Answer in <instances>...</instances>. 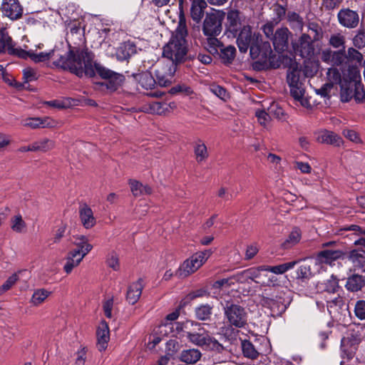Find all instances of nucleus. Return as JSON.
Listing matches in <instances>:
<instances>
[{
  "mask_svg": "<svg viewBox=\"0 0 365 365\" xmlns=\"http://www.w3.org/2000/svg\"><path fill=\"white\" fill-rule=\"evenodd\" d=\"M70 31L67 33L66 40L69 51L65 55L58 54L59 58L55 61L56 66L64 70H68L78 77H94L93 68L94 54L86 47L84 31L80 23L76 21L68 26Z\"/></svg>",
  "mask_w": 365,
  "mask_h": 365,
  "instance_id": "nucleus-1",
  "label": "nucleus"
},
{
  "mask_svg": "<svg viewBox=\"0 0 365 365\" xmlns=\"http://www.w3.org/2000/svg\"><path fill=\"white\" fill-rule=\"evenodd\" d=\"M236 43L240 53H245L250 49V57L257 59L253 63L255 70L261 71L268 67V60L272 55L270 43L263 41L259 33L253 32L250 25L240 27Z\"/></svg>",
  "mask_w": 365,
  "mask_h": 365,
  "instance_id": "nucleus-2",
  "label": "nucleus"
},
{
  "mask_svg": "<svg viewBox=\"0 0 365 365\" xmlns=\"http://www.w3.org/2000/svg\"><path fill=\"white\" fill-rule=\"evenodd\" d=\"M187 29L183 14L179 16L178 26L169 42L163 47V55L170 60V64L175 65L185 60L187 53L186 37Z\"/></svg>",
  "mask_w": 365,
  "mask_h": 365,
  "instance_id": "nucleus-3",
  "label": "nucleus"
},
{
  "mask_svg": "<svg viewBox=\"0 0 365 365\" xmlns=\"http://www.w3.org/2000/svg\"><path fill=\"white\" fill-rule=\"evenodd\" d=\"M350 81L341 86V100L349 102L354 98L357 103L365 102V90L361 81L360 72L356 68L349 69Z\"/></svg>",
  "mask_w": 365,
  "mask_h": 365,
  "instance_id": "nucleus-4",
  "label": "nucleus"
},
{
  "mask_svg": "<svg viewBox=\"0 0 365 365\" xmlns=\"http://www.w3.org/2000/svg\"><path fill=\"white\" fill-rule=\"evenodd\" d=\"M93 68L95 74L98 75L103 79V82L98 84L102 90H106L108 93H113L118 91L125 81V76L119 73L115 72L100 63L93 61Z\"/></svg>",
  "mask_w": 365,
  "mask_h": 365,
  "instance_id": "nucleus-5",
  "label": "nucleus"
},
{
  "mask_svg": "<svg viewBox=\"0 0 365 365\" xmlns=\"http://www.w3.org/2000/svg\"><path fill=\"white\" fill-rule=\"evenodd\" d=\"M300 71L297 68L289 69L287 74V81L290 88L291 96L304 108L310 107L309 101L304 98L305 88L299 81Z\"/></svg>",
  "mask_w": 365,
  "mask_h": 365,
  "instance_id": "nucleus-6",
  "label": "nucleus"
},
{
  "mask_svg": "<svg viewBox=\"0 0 365 365\" xmlns=\"http://www.w3.org/2000/svg\"><path fill=\"white\" fill-rule=\"evenodd\" d=\"M224 314L230 326L244 328L247 324V313L239 304L227 302L224 307Z\"/></svg>",
  "mask_w": 365,
  "mask_h": 365,
  "instance_id": "nucleus-7",
  "label": "nucleus"
},
{
  "mask_svg": "<svg viewBox=\"0 0 365 365\" xmlns=\"http://www.w3.org/2000/svg\"><path fill=\"white\" fill-rule=\"evenodd\" d=\"M311 35L302 34L296 42L292 43V48L296 55L302 58H312L315 54V47Z\"/></svg>",
  "mask_w": 365,
  "mask_h": 365,
  "instance_id": "nucleus-8",
  "label": "nucleus"
},
{
  "mask_svg": "<svg viewBox=\"0 0 365 365\" xmlns=\"http://www.w3.org/2000/svg\"><path fill=\"white\" fill-rule=\"evenodd\" d=\"M222 31V21L216 14H207L204 19L202 32L206 36H218Z\"/></svg>",
  "mask_w": 365,
  "mask_h": 365,
  "instance_id": "nucleus-9",
  "label": "nucleus"
},
{
  "mask_svg": "<svg viewBox=\"0 0 365 365\" xmlns=\"http://www.w3.org/2000/svg\"><path fill=\"white\" fill-rule=\"evenodd\" d=\"M176 71L175 65H163L155 69L156 84L161 87L168 86L171 82L173 75Z\"/></svg>",
  "mask_w": 365,
  "mask_h": 365,
  "instance_id": "nucleus-10",
  "label": "nucleus"
},
{
  "mask_svg": "<svg viewBox=\"0 0 365 365\" xmlns=\"http://www.w3.org/2000/svg\"><path fill=\"white\" fill-rule=\"evenodd\" d=\"M327 307L331 317L337 320H341L343 312L349 309V305L346 304L344 297L340 294L327 300Z\"/></svg>",
  "mask_w": 365,
  "mask_h": 365,
  "instance_id": "nucleus-11",
  "label": "nucleus"
},
{
  "mask_svg": "<svg viewBox=\"0 0 365 365\" xmlns=\"http://www.w3.org/2000/svg\"><path fill=\"white\" fill-rule=\"evenodd\" d=\"M345 255L346 252L341 250L326 249L317 254L315 261L317 264L332 265L335 261L344 259Z\"/></svg>",
  "mask_w": 365,
  "mask_h": 365,
  "instance_id": "nucleus-12",
  "label": "nucleus"
},
{
  "mask_svg": "<svg viewBox=\"0 0 365 365\" xmlns=\"http://www.w3.org/2000/svg\"><path fill=\"white\" fill-rule=\"evenodd\" d=\"M262 304L270 309L272 315L279 317L286 311L289 303H287L282 297H276L275 298L263 297Z\"/></svg>",
  "mask_w": 365,
  "mask_h": 365,
  "instance_id": "nucleus-13",
  "label": "nucleus"
},
{
  "mask_svg": "<svg viewBox=\"0 0 365 365\" xmlns=\"http://www.w3.org/2000/svg\"><path fill=\"white\" fill-rule=\"evenodd\" d=\"M291 32L287 27L277 29L271 39L276 51L281 53L288 47V39Z\"/></svg>",
  "mask_w": 365,
  "mask_h": 365,
  "instance_id": "nucleus-14",
  "label": "nucleus"
},
{
  "mask_svg": "<svg viewBox=\"0 0 365 365\" xmlns=\"http://www.w3.org/2000/svg\"><path fill=\"white\" fill-rule=\"evenodd\" d=\"M337 17L341 26L349 29L356 28L359 22L357 12L349 9H341Z\"/></svg>",
  "mask_w": 365,
  "mask_h": 365,
  "instance_id": "nucleus-15",
  "label": "nucleus"
},
{
  "mask_svg": "<svg viewBox=\"0 0 365 365\" xmlns=\"http://www.w3.org/2000/svg\"><path fill=\"white\" fill-rule=\"evenodd\" d=\"M1 10L6 16L13 20L22 15V8L18 0H3Z\"/></svg>",
  "mask_w": 365,
  "mask_h": 365,
  "instance_id": "nucleus-16",
  "label": "nucleus"
},
{
  "mask_svg": "<svg viewBox=\"0 0 365 365\" xmlns=\"http://www.w3.org/2000/svg\"><path fill=\"white\" fill-rule=\"evenodd\" d=\"M137 53V46L133 41H127L120 44L116 50V58L118 61L128 60L133 55Z\"/></svg>",
  "mask_w": 365,
  "mask_h": 365,
  "instance_id": "nucleus-17",
  "label": "nucleus"
},
{
  "mask_svg": "<svg viewBox=\"0 0 365 365\" xmlns=\"http://www.w3.org/2000/svg\"><path fill=\"white\" fill-rule=\"evenodd\" d=\"M346 257L352 264L354 270L365 272V250H352L348 252Z\"/></svg>",
  "mask_w": 365,
  "mask_h": 365,
  "instance_id": "nucleus-18",
  "label": "nucleus"
},
{
  "mask_svg": "<svg viewBox=\"0 0 365 365\" xmlns=\"http://www.w3.org/2000/svg\"><path fill=\"white\" fill-rule=\"evenodd\" d=\"M317 140L320 143L333 145L338 147L343 143V140L339 135L327 130L319 131L317 133Z\"/></svg>",
  "mask_w": 365,
  "mask_h": 365,
  "instance_id": "nucleus-19",
  "label": "nucleus"
},
{
  "mask_svg": "<svg viewBox=\"0 0 365 365\" xmlns=\"http://www.w3.org/2000/svg\"><path fill=\"white\" fill-rule=\"evenodd\" d=\"M97 348L100 351H105L110 339L109 328L106 322H103L97 331Z\"/></svg>",
  "mask_w": 365,
  "mask_h": 365,
  "instance_id": "nucleus-20",
  "label": "nucleus"
},
{
  "mask_svg": "<svg viewBox=\"0 0 365 365\" xmlns=\"http://www.w3.org/2000/svg\"><path fill=\"white\" fill-rule=\"evenodd\" d=\"M344 287L349 292H359L365 287V277L359 274H352L346 278Z\"/></svg>",
  "mask_w": 365,
  "mask_h": 365,
  "instance_id": "nucleus-21",
  "label": "nucleus"
},
{
  "mask_svg": "<svg viewBox=\"0 0 365 365\" xmlns=\"http://www.w3.org/2000/svg\"><path fill=\"white\" fill-rule=\"evenodd\" d=\"M79 215L82 225L86 229L93 227L96 225V218L91 208L86 204L79 207Z\"/></svg>",
  "mask_w": 365,
  "mask_h": 365,
  "instance_id": "nucleus-22",
  "label": "nucleus"
},
{
  "mask_svg": "<svg viewBox=\"0 0 365 365\" xmlns=\"http://www.w3.org/2000/svg\"><path fill=\"white\" fill-rule=\"evenodd\" d=\"M191 1L190 15L192 20L200 22L204 16L207 4L205 0H190Z\"/></svg>",
  "mask_w": 365,
  "mask_h": 365,
  "instance_id": "nucleus-23",
  "label": "nucleus"
},
{
  "mask_svg": "<svg viewBox=\"0 0 365 365\" xmlns=\"http://www.w3.org/2000/svg\"><path fill=\"white\" fill-rule=\"evenodd\" d=\"M199 332H187V339L197 346H206L207 344L210 341L211 336L204 329H202V331H201V329H199Z\"/></svg>",
  "mask_w": 365,
  "mask_h": 365,
  "instance_id": "nucleus-24",
  "label": "nucleus"
},
{
  "mask_svg": "<svg viewBox=\"0 0 365 365\" xmlns=\"http://www.w3.org/2000/svg\"><path fill=\"white\" fill-rule=\"evenodd\" d=\"M143 290L141 279L132 283L128 288L126 300L130 304H135L139 299Z\"/></svg>",
  "mask_w": 365,
  "mask_h": 365,
  "instance_id": "nucleus-25",
  "label": "nucleus"
},
{
  "mask_svg": "<svg viewBox=\"0 0 365 365\" xmlns=\"http://www.w3.org/2000/svg\"><path fill=\"white\" fill-rule=\"evenodd\" d=\"M200 265L193 261L191 257L189 259L185 260L183 264L176 271L175 274L179 278H185L192 273H194L200 268Z\"/></svg>",
  "mask_w": 365,
  "mask_h": 365,
  "instance_id": "nucleus-26",
  "label": "nucleus"
},
{
  "mask_svg": "<svg viewBox=\"0 0 365 365\" xmlns=\"http://www.w3.org/2000/svg\"><path fill=\"white\" fill-rule=\"evenodd\" d=\"M136 81L145 89H153L156 85L155 78L150 71L138 73L135 76Z\"/></svg>",
  "mask_w": 365,
  "mask_h": 365,
  "instance_id": "nucleus-27",
  "label": "nucleus"
},
{
  "mask_svg": "<svg viewBox=\"0 0 365 365\" xmlns=\"http://www.w3.org/2000/svg\"><path fill=\"white\" fill-rule=\"evenodd\" d=\"M290 28L294 31H302L304 22L303 18L297 12L289 11L286 16Z\"/></svg>",
  "mask_w": 365,
  "mask_h": 365,
  "instance_id": "nucleus-28",
  "label": "nucleus"
},
{
  "mask_svg": "<svg viewBox=\"0 0 365 365\" xmlns=\"http://www.w3.org/2000/svg\"><path fill=\"white\" fill-rule=\"evenodd\" d=\"M202 354L197 349H184L180 354V360L187 364H195L201 358Z\"/></svg>",
  "mask_w": 365,
  "mask_h": 365,
  "instance_id": "nucleus-29",
  "label": "nucleus"
},
{
  "mask_svg": "<svg viewBox=\"0 0 365 365\" xmlns=\"http://www.w3.org/2000/svg\"><path fill=\"white\" fill-rule=\"evenodd\" d=\"M236 48L234 46L229 45L227 46H225L224 45L222 46L219 51V56L221 61L225 65L231 64L235 56H236Z\"/></svg>",
  "mask_w": 365,
  "mask_h": 365,
  "instance_id": "nucleus-30",
  "label": "nucleus"
},
{
  "mask_svg": "<svg viewBox=\"0 0 365 365\" xmlns=\"http://www.w3.org/2000/svg\"><path fill=\"white\" fill-rule=\"evenodd\" d=\"M59 51V50L56 49L51 50L48 52H40L38 53H36L34 51H33L31 60L35 63H40L44 62L49 59H53V63L56 65L55 61L59 58V56H58V54H61Z\"/></svg>",
  "mask_w": 365,
  "mask_h": 365,
  "instance_id": "nucleus-31",
  "label": "nucleus"
},
{
  "mask_svg": "<svg viewBox=\"0 0 365 365\" xmlns=\"http://www.w3.org/2000/svg\"><path fill=\"white\" fill-rule=\"evenodd\" d=\"M297 262V261H292L276 266L262 265L261 269L276 274H282L287 271L294 268Z\"/></svg>",
  "mask_w": 365,
  "mask_h": 365,
  "instance_id": "nucleus-32",
  "label": "nucleus"
},
{
  "mask_svg": "<svg viewBox=\"0 0 365 365\" xmlns=\"http://www.w3.org/2000/svg\"><path fill=\"white\" fill-rule=\"evenodd\" d=\"M216 36H207V39L204 42L205 48L213 56L219 54V51L223 46V43Z\"/></svg>",
  "mask_w": 365,
  "mask_h": 365,
  "instance_id": "nucleus-33",
  "label": "nucleus"
},
{
  "mask_svg": "<svg viewBox=\"0 0 365 365\" xmlns=\"http://www.w3.org/2000/svg\"><path fill=\"white\" fill-rule=\"evenodd\" d=\"M302 232L298 227H294L287 239L282 243L283 249H289L297 245L301 240Z\"/></svg>",
  "mask_w": 365,
  "mask_h": 365,
  "instance_id": "nucleus-34",
  "label": "nucleus"
},
{
  "mask_svg": "<svg viewBox=\"0 0 365 365\" xmlns=\"http://www.w3.org/2000/svg\"><path fill=\"white\" fill-rule=\"evenodd\" d=\"M227 21L229 26V30L237 34L240 26V11L237 10H230L227 12Z\"/></svg>",
  "mask_w": 365,
  "mask_h": 365,
  "instance_id": "nucleus-35",
  "label": "nucleus"
},
{
  "mask_svg": "<svg viewBox=\"0 0 365 365\" xmlns=\"http://www.w3.org/2000/svg\"><path fill=\"white\" fill-rule=\"evenodd\" d=\"M78 251L73 250L68 253L66 262L63 267V269L67 274L71 273L73 269L77 267L82 261V259L78 255Z\"/></svg>",
  "mask_w": 365,
  "mask_h": 365,
  "instance_id": "nucleus-36",
  "label": "nucleus"
},
{
  "mask_svg": "<svg viewBox=\"0 0 365 365\" xmlns=\"http://www.w3.org/2000/svg\"><path fill=\"white\" fill-rule=\"evenodd\" d=\"M193 150L197 163L205 161L209 156L207 146L201 140L195 142Z\"/></svg>",
  "mask_w": 365,
  "mask_h": 365,
  "instance_id": "nucleus-37",
  "label": "nucleus"
},
{
  "mask_svg": "<svg viewBox=\"0 0 365 365\" xmlns=\"http://www.w3.org/2000/svg\"><path fill=\"white\" fill-rule=\"evenodd\" d=\"M213 307L210 304H200L195 309L196 319L200 321L209 320L212 314Z\"/></svg>",
  "mask_w": 365,
  "mask_h": 365,
  "instance_id": "nucleus-38",
  "label": "nucleus"
},
{
  "mask_svg": "<svg viewBox=\"0 0 365 365\" xmlns=\"http://www.w3.org/2000/svg\"><path fill=\"white\" fill-rule=\"evenodd\" d=\"M11 38L9 36L6 29L0 30V53L7 52L9 54L10 50L14 48Z\"/></svg>",
  "mask_w": 365,
  "mask_h": 365,
  "instance_id": "nucleus-39",
  "label": "nucleus"
},
{
  "mask_svg": "<svg viewBox=\"0 0 365 365\" xmlns=\"http://www.w3.org/2000/svg\"><path fill=\"white\" fill-rule=\"evenodd\" d=\"M308 31L311 32L312 40L315 42L320 41L324 36V31L322 26L317 22H309L307 24Z\"/></svg>",
  "mask_w": 365,
  "mask_h": 365,
  "instance_id": "nucleus-40",
  "label": "nucleus"
},
{
  "mask_svg": "<svg viewBox=\"0 0 365 365\" xmlns=\"http://www.w3.org/2000/svg\"><path fill=\"white\" fill-rule=\"evenodd\" d=\"M34 151L47 152L55 147V142L48 138H43L33 143Z\"/></svg>",
  "mask_w": 365,
  "mask_h": 365,
  "instance_id": "nucleus-41",
  "label": "nucleus"
},
{
  "mask_svg": "<svg viewBox=\"0 0 365 365\" xmlns=\"http://www.w3.org/2000/svg\"><path fill=\"white\" fill-rule=\"evenodd\" d=\"M242 350L244 356L250 359H257L259 352L255 349L254 345L248 340L242 341Z\"/></svg>",
  "mask_w": 365,
  "mask_h": 365,
  "instance_id": "nucleus-42",
  "label": "nucleus"
},
{
  "mask_svg": "<svg viewBox=\"0 0 365 365\" xmlns=\"http://www.w3.org/2000/svg\"><path fill=\"white\" fill-rule=\"evenodd\" d=\"M50 294L51 292L45 289H36L32 295L31 302L34 306H38L44 302Z\"/></svg>",
  "mask_w": 365,
  "mask_h": 365,
  "instance_id": "nucleus-43",
  "label": "nucleus"
},
{
  "mask_svg": "<svg viewBox=\"0 0 365 365\" xmlns=\"http://www.w3.org/2000/svg\"><path fill=\"white\" fill-rule=\"evenodd\" d=\"M339 289L342 291L339 284L338 279L334 275H331V277L324 283V291L329 293H336Z\"/></svg>",
  "mask_w": 365,
  "mask_h": 365,
  "instance_id": "nucleus-44",
  "label": "nucleus"
},
{
  "mask_svg": "<svg viewBox=\"0 0 365 365\" xmlns=\"http://www.w3.org/2000/svg\"><path fill=\"white\" fill-rule=\"evenodd\" d=\"M287 9L285 6L279 4H275L273 6V12L274 14V19L272 20L277 24H279L284 17L287 16Z\"/></svg>",
  "mask_w": 365,
  "mask_h": 365,
  "instance_id": "nucleus-45",
  "label": "nucleus"
},
{
  "mask_svg": "<svg viewBox=\"0 0 365 365\" xmlns=\"http://www.w3.org/2000/svg\"><path fill=\"white\" fill-rule=\"evenodd\" d=\"M11 229L16 232L21 233L26 228V223L23 220L21 215H17L11 219Z\"/></svg>",
  "mask_w": 365,
  "mask_h": 365,
  "instance_id": "nucleus-46",
  "label": "nucleus"
},
{
  "mask_svg": "<svg viewBox=\"0 0 365 365\" xmlns=\"http://www.w3.org/2000/svg\"><path fill=\"white\" fill-rule=\"evenodd\" d=\"M346 60L351 62H355L356 63H361L363 56L362 54L354 48H349L347 52H346Z\"/></svg>",
  "mask_w": 365,
  "mask_h": 365,
  "instance_id": "nucleus-47",
  "label": "nucleus"
},
{
  "mask_svg": "<svg viewBox=\"0 0 365 365\" xmlns=\"http://www.w3.org/2000/svg\"><path fill=\"white\" fill-rule=\"evenodd\" d=\"M297 279L305 281L312 277V272L309 266L300 265L297 270Z\"/></svg>",
  "mask_w": 365,
  "mask_h": 365,
  "instance_id": "nucleus-48",
  "label": "nucleus"
},
{
  "mask_svg": "<svg viewBox=\"0 0 365 365\" xmlns=\"http://www.w3.org/2000/svg\"><path fill=\"white\" fill-rule=\"evenodd\" d=\"M354 314L359 320H365V300H358L354 306Z\"/></svg>",
  "mask_w": 365,
  "mask_h": 365,
  "instance_id": "nucleus-49",
  "label": "nucleus"
},
{
  "mask_svg": "<svg viewBox=\"0 0 365 365\" xmlns=\"http://www.w3.org/2000/svg\"><path fill=\"white\" fill-rule=\"evenodd\" d=\"M212 252L210 250H205L202 252H196L192 257H193V261L197 262L201 267L205 261L208 259V257L211 255Z\"/></svg>",
  "mask_w": 365,
  "mask_h": 365,
  "instance_id": "nucleus-50",
  "label": "nucleus"
},
{
  "mask_svg": "<svg viewBox=\"0 0 365 365\" xmlns=\"http://www.w3.org/2000/svg\"><path fill=\"white\" fill-rule=\"evenodd\" d=\"M346 60V55L344 48L336 51H334L331 64L334 66H340Z\"/></svg>",
  "mask_w": 365,
  "mask_h": 365,
  "instance_id": "nucleus-51",
  "label": "nucleus"
},
{
  "mask_svg": "<svg viewBox=\"0 0 365 365\" xmlns=\"http://www.w3.org/2000/svg\"><path fill=\"white\" fill-rule=\"evenodd\" d=\"M19 277L16 273L10 276L6 282L0 287V295L10 289L18 281Z\"/></svg>",
  "mask_w": 365,
  "mask_h": 365,
  "instance_id": "nucleus-52",
  "label": "nucleus"
},
{
  "mask_svg": "<svg viewBox=\"0 0 365 365\" xmlns=\"http://www.w3.org/2000/svg\"><path fill=\"white\" fill-rule=\"evenodd\" d=\"M277 24H278L271 20L267 21L262 26L261 29L267 38L269 39L272 38L273 36L274 35V29Z\"/></svg>",
  "mask_w": 365,
  "mask_h": 365,
  "instance_id": "nucleus-53",
  "label": "nucleus"
},
{
  "mask_svg": "<svg viewBox=\"0 0 365 365\" xmlns=\"http://www.w3.org/2000/svg\"><path fill=\"white\" fill-rule=\"evenodd\" d=\"M32 52V50L26 51L21 48H15L14 47L12 50H10L9 54L16 56L22 59H27L29 58L31 59Z\"/></svg>",
  "mask_w": 365,
  "mask_h": 365,
  "instance_id": "nucleus-54",
  "label": "nucleus"
},
{
  "mask_svg": "<svg viewBox=\"0 0 365 365\" xmlns=\"http://www.w3.org/2000/svg\"><path fill=\"white\" fill-rule=\"evenodd\" d=\"M349 344V341L346 339H343L341 340V350L342 352V356L344 357L345 356L348 359H351L354 356L355 346H351L349 349H346V346Z\"/></svg>",
  "mask_w": 365,
  "mask_h": 365,
  "instance_id": "nucleus-55",
  "label": "nucleus"
},
{
  "mask_svg": "<svg viewBox=\"0 0 365 365\" xmlns=\"http://www.w3.org/2000/svg\"><path fill=\"white\" fill-rule=\"evenodd\" d=\"M150 110L153 113L161 115L168 110V107L165 103L153 102L150 104Z\"/></svg>",
  "mask_w": 365,
  "mask_h": 365,
  "instance_id": "nucleus-56",
  "label": "nucleus"
},
{
  "mask_svg": "<svg viewBox=\"0 0 365 365\" xmlns=\"http://www.w3.org/2000/svg\"><path fill=\"white\" fill-rule=\"evenodd\" d=\"M262 266H259L258 267H251L247 269H245L246 272V274L247 275V278L250 281V283L251 282H255L258 283L257 281H256V279L258 278L260 276V272L263 271L261 269Z\"/></svg>",
  "mask_w": 365,
  "mask_h": 365,
  "instance_id": "nucleus-57",
  "label": "nucleus"
},
{
  "mask_svg": "<svg viewBox=\"0 0 365 365\" xmlns=\"http://www.w3.org/2000/svg\"><path fill=\"white\" fill-rule=\"evenodd\" d=\"M234 284L232 277H230L227 278H223L219 280L215 281L212 284V288L214 289H221L222 287H230Z\"/></svg>",
  "mask_w": 365,
  "mask_h": 365,
  "instance_id": "nucleus-58",
  "label": "nucleus"
},
{
  "mask_svg": "<svg viewBox=\"0 0 365 365\" xmlns=\"http://www.w3.org/2000/svg\"><path fill=\"white\" fill-rule=\"evenodd\" d=\"M129 185L133 195L135 197L142 195L143 184L135 180H130Z\"/></svg>",
  "mask_w": 365,
  "mask_h": 365,
  "instance_id": "nucleus-59",
  "label": "nucleus"
},
{
  "mask_svg": "<svg viewBox=\"0 0 365 365\" xmlns=\"http://www.w3.org/2000/svg\"><path fill=\"white\" fill-rule=\"evenodd\" d=\"M329 42L334 48H344V37L339 34L331 36Z\"/></svg>",
  "mask_w": 365,
  "mask_h": 365,
  "instance_id": "nucleus-60",
  "label": "nucleus"
},
{
  "mask_svg": "<svg viewBox=\"0 0 365 365\" xmlns=\"http://www.w3.org/2000/svg\"><path fill=\"white\" fill-rule=\"evenodd\" d=\"M24 125L33 129L43 128L44 122L38 118H30L25 120Z\"/></svg>",
  "mask_w": 365,
  "mask_h": 365,
  "instance_id": "nucleus-61",
  "label": "nucleus"
},
{
  "mask_svg": "<svg viewBox=\"0 0 365 365\" xmlns=\"http://www.w3.org/2000/svg\"><path fill=\"white\" fill-rule=\"evenodd\" d=\"M353 43L355 47L359 49L365 46V32L364 31H359L353 38Z\"/></svg>",
  "mask_w": 365,
  "mask_h": 365,
  "instance_id": "nucleus-62",
  "label": "nucleus"
},
{
  "mask_svg": "<svg viewBox=\"0 0 365 365\" xmlns=\"http://www.w3.org/2000/svg\"><path fill=\"white\" fill-rule=\"evenodd\" d=\"M342 133L347 139L352 142L356 143L361 142L359 134L355 130L350 129H344Z\"/></svg>",
  "mask_w": 365,
  "mask_h": 365,
  "instance_id": "nucleus-63",
  "label": "nucleus"
},
{
  "mask_svg": "<svg viewBox=\"0 0 365 365\" xmlns=\"http://www.w3.org/2000/svg\"><path fill=\"white\" fill-rule=\"evenodd\" d=\"M232 277L233 279L234 284L235 282H238V283H241V284H250V281L247 278V275L246 274L245 270L236 273L235 274H233Z\"/></svg>",
  "mask_w": 365,
  "mask_h": 365,
  "instance_id": "nucleus-64",
  "label": "nucleus"
}]
</instances>
